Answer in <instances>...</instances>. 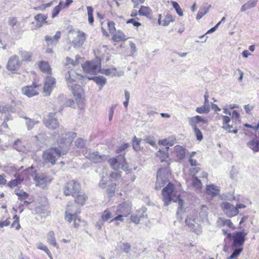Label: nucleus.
Returning <instances> with one entry per match:
<instances>
[{"label":"nucleus","instance_id":"nucleus-30","mask_svg":"<svg viewBox=\"0 0 259 259\" xmlns=\"http://www.w3.org/2000/svg\"><path fill=\"white\" fill-rule=\"evenodd\" d=\"M47 242L53 246L57 245L56 240L55 236V233L53 231H50L47 235Z\"/></svg>","mask_w":259,"mask_h":259},{"label":"nucleus","instance_id":"nucleus-57","mask_svg":"<svg viewBox=\"0 0 259 259\" xmlns=\"http://www.w3.org/2000/svg\"><path fill=\"white\" fill-rule=\"evenodd\" d=\"M13 219L14 220L12 225V227H15V225H16V230H18L20 228V225L19 223V217L17 215H15Z\"/></svg>","mask_w":259,"mask_h":259},{"label":"nucleus","instance_id":"nucleus-6","mask_svg":"<svg viewBox=\"0 0 259 259\" xmlns=\"http://www.w3.org/2000/svg\"><path fill=\"white\" fill-rule=\"evenodd\" d=\"M101 60L99 58H96L92 61L87 62L83 66V71L87 73L96 74L99 71L101 72Z\"/></svg>","mask_w":259,"mask_h":259},{"label":"nucleus","instance_id":"nucleus-63","mask_svg":"<svg viewBox=\"0 0 259 259\" xmlns=\"http://www.w3.org/2000/svg\"><path fill=\"white\" fill-rule=\"evenodd\" d=\"M221 118H222L223 120V125L229 123L231 121L230 117L228 116L220 115L219 118L220 119Z\"/></svg>","mask_w":259,"mask_h":259},{"label":"nucleus","instance_id":"nucleus-56","mask_svg":"<svg viewBox=\"0 0 259 259\" xmlns=\"http://www.w3.org/2000/svg\"><path fill=\"white\" fill-rule=\"evenodd\" d=\"M130 146L128 143H125L119 146L116 149V153H119L124 151L126 148Z\"/></svg>","mask_w":259,"mask_h":259},{"label":"nucleus","instance_id":"nucleus-11","mask_svg":"<svg viewBox=\"0 0 259 259\" xmlns=\"http://www.w3.org/2000/svg\"><path fill=\"white\" fill-rule=\"evenodd\" d=\"M221 207L223 212L228 217H233L239 213V210L234 205L228 202H222Z\"/></svg>","mask_w":259,"mask_h":259},{"label":"nucleus","instance_id":"nucleus-12","mask_svg":"<svg viewBox=\"0 0 259 259\" xmlns=\"http://www.w3.org/2000/svg\"><path fill=\"white\" fill-rule=\"evenodd\" d=\"M83 153L87 158L90 159L94 163L101 162L106 158L105 155H99L98 152H92L89 149H85L83 150Z\"/></svg>","mask_w":259,"mask_h":259},{"label":"nucleus","instance_id":"nucleus-1","mask_svg":"<svg viewBox=\"0 0 259 259\" xmlns=\"http://www.w3.org/2000/svg\"><path fill=\"white\" fill-rule=\"evenodd\" d=\"M67 139H63L61 136L57 138L58 147L51 148L44 152L42 157L47 163L54 165L57 159L66 155L73 139L76 137L75 133L71 132L66 134Z\"/></svg>","mask_w":259,"mask_h":259},{"label":"nucleus","instance_id":"nucleus-25","mask_svg":"<svg viewBox=\"0 0 259 259\" xmlns=\"http://www.w3.org/2000/svg\"><path fill=\"white\" fill-rule=\"evenodd\" d=\"M101 73L104 74L107 76H121L123 74V72L119 73L117 72L116 68H112L106 69H101Z\"/></svg>","mask_w":259,"mask_h":259},{"label":"nucleus","instance_id":"nucleus-54","mask_svg":"<svg viewBox=\"0 0 259 259\" xmlns=\"http://www.w3.org/2000/svg\"><path fill=\"white\" fill-rule=\"evenodd\" d=\"M193 129L197 140L199 141H201L203 139V135L200 130L198 127H195V128Z\"/></svg>","mask_w":259,"mask_h":259},{"label":"nucleus","instance_id":"nucleus-20","mask_svg":"<svg viewBox=\"0 0 259 259\" xmlns=\"http://www.w3.org/2000/svg\"><path fill=\"white\" fill-rule=\"evenodd\" d=\"M61 35V32L58 31L53 37H51L48 35L46 36L45 40L48 46H55L60 38Z\"/></svg>","mask_w":259,"mask_h":259},{"label":"nucleus","instance_id":"nucleus-44","mask_svg":"<svg viewBox=\"0 0 259 259\" xmlns=\"http://www.w3.org/2000/svg\"><path fill=\"white\" fill-rule=\"evenodd\" d=\"M141 142V139L137 138L136 136L134 137L133 139V148L136 151H139L141 150L140 144Z\"/></svg>","mask_w":259,"mask_h":259},{"label":"nucleus","instance_id":"nucleus-35","mask_svg":"<svg viewBox=\"0 0 259 259\" xmlns=\"http://www.w3.org/2000/svg\"><path fill=\"white\" fill-rule=\"evenodd\" d=\"M175 151L177 156L180 159H182L185 156V149L180 145H177L175 147Z\"/></svg>","mask_w":259,"mask_h":259},{"label":"nucleus","instance_id":"nucleus-41","mask_svg":"<svg viewBox=\"0 0 259 259\" xmlns=\"http://www.w3.org/2000/svg\"><path fill=\"white\" fill-rule=\"evenodd\" d=\"M112 217L113 215L111 211L109 209H106L102 213L101 217V220L102 222H106Z\"/></svg>","mask_w":259,"mask_h":259},{"label":"nucleus","instance_id":"nucleus-3","mask_svg":"<svg viewBox=\"0 0 259 259\" xmlns=\"http://www.w3.org/2000/svg\"><path fill=\"white\" fill-rule=\"evenodd\" d=\"M44 123L49 128L57 130V131L54 132L55 137L58 135V137L60 136H61L63 139H67V136H66V134L69 133L64 132L62 128H59L58 122L57 119L55 118V114L54 113H50L48 116L44 119Z\"/></svg>","mask_w":259,"mask_h":259},{"label":"nucleus","instance_id":"nucleus-19","mask_svg":"<svg viewBox=\"0 0 259 259\" xmlns=\"http://www.w3.org/2000/svg\"><path fill=\"white\" fill-rule=\"evenodd\" d=\"M125 162V158L123 156L120 155L118 156L117 158H111L108 160V162L110 166L115 170L118 169L119 165Z\"/></svg>","mask_w":259,"mask_h":259},{"label":"nucleus","instance_id":"nucleus-8","mask_svg":"<svg viewBox=\"0 0 259 259\" xmlns=\"http://www.w3.org/2000/svg\"><path fill=\"white\" fill-rule=\"evenodd\" d=\"M33 180L35 181L36 186L41 189L46 188L52 181L51 177L45 173L36 174L33 177Z\"/></svg>","mask_w":259,"mask_h":259},{"label":"nucleus","instance_id":"nucleus-50","mask_svg":"<svg viewBox=\"0 0 259 259\" xmlns=\"http://www.w3.org/2000/svg\"><path fill=\"white\" fill-rule=\"evenodd\" d=\"M87 10L88 15V21L90 24H92L94 20L93 17V9L91 6H88Z\"/></svg>","mask_w":259,"mask_h":259},{"label":"nucleus","instance_id":"nucleus-45","mask_svg":"<svg viewBox=\"0 0 259 259\" xmlns=\"http://www.w3.org/2000/svg\"><path fill=\"white\" fill-rule=\"evenodd\" d=\"M210 110L209 105L204 104L201 107H197L196 111L200 114L207 113Z\"/></svg>","mask_w":259,"mask_h":259},{"label":"nucleus","instance_id":"nucleus-7","mask_svg":"<svg viewBox=\"0 0 259 259\" xmlns=\"http://www.w3.org/2000/svg\"><path fill=\"white\" fill-rule=\"evenodd\" d=\"M80 187L79 183L74 180L70 181L64 186L63 192L65 195L75 197L79 193Z\"/></svg>","mask_w":259,"mask_h":259},{"label":"nucleus","instance_id":"nucleus-47","mask_svg":"<svg viewBox=\"0 0 259 259\" xmlns=\"http://www.w3.org/2000/svg\"><path fill=\"white\" fill-rule=\"evenodd\" d=\"M22 61H30L31 59L32 55L27 52H21L20 53Z\"/></svg>","mask_w":259,"mask_h":259},{"label":"nucleus","instance_id":"nucleus-21","mask_svg":"<svg viewBox=\"0 0 259 259\" xmlns=\"http://www.w3.org/2000/svg\"><path fill=\"white\" fill-rule=\"evenodd\" d=\"M190 172L193 176L199 178L207 179V173L202 170L200 167H194L190 169Z\"/></svg>","mask_w":259,"mask_h":259},{"label":"nucleus","instance_id":"nucleus-4","mask_svg":"<svg viewBox=\"0 0 259 259\" xmlns=\"http://www.w3.org/2000/svg\"><path fill=\"white\" fill-rule=\"evenodd\" d=\"M77 77V74L74 71H68L65 75L68 86L71 88L73 95L79 98L83 92L82 88L79 84L73 83L76 81Z\"/></svg>","mask_w":259,"mask_h":259},{"label":"nucleus","instance_id":"nucleus-49","mask_svg":"<svg viewBox=\"0 0 259 259\" xmlns=\"http://www.w3.org/2000/svg\"><path fill=\"white\" fill-rule=\"evenodd\" d=\"M171 4L173 8L175 9L177 13L180 16H182L183 15V12L179 4L176 2L172 1L171 2Z\"/></svg>","mask_w":259,"mask_h":259},{"label":"nucleus","instance_id":"nucleus-9","mask_svg":"<svg viewBox=\"0 0 259 259\" xmlns=\"http://www.w3.org/2000/svg\"><path fill=\"white\" fill-rule=\"evenodd\" d=\"M70 33L74 36L72 41L73 47L75 48L81 47L86 39L85 33L80 30L70 31Z\"/></svg>","mask_w":259,"mask_h":259},{"label":"nucleus","instance_id":"nucleus-28","mask_svg":"<svg viewBox=\"0 0 259 259\" xmlns=\"http://www.w3.org/2000/svg\"><path fill=\"white\" fill-rule=\"evenodd\" d=\"M142 211L143 212L141 213L140 211L138 210L136 213H133L131 216V221L136 224H138L141 221V219L144 217L145 208L143 209Z\"/></svg>","mask_w":259,"mask_h":259},{"label":"nucleus","instance_id":"nucleus-38","mask_svg":"<svg viewBox=\"0 0 259 259\" xmlns=\"http://www.w3.org/2000/svg\"><path fill=\"white\" fill-rule=\"evenodd\" d=\"M163 20V26H167L170 22H174L175 21V17L169 13H167Z\"/></svg>","mask_w":259,"mask_h":259},{"label":"nucleus","instance_id":"nucleus-17","mask_svg":"<svg viewBox=\"0 0 259 259\" xmlns=\"http://www.w3.org/2000/svg\"><path fill=\"white\" fill-rule=\"evenodd\" d=\"M20 67V62L17 56L14 55L11 57L7 65V69L11 71H16Z\"/></svg>","mask_w":259,"mask_h":259},{"label":"nucleus","instance_id":"nucleus-51","mask_svg":"<svg viewBox=\"0 0 259 259\" xmlns=\"http://www.w3.org/2000/svg\"><path fill=\"white\" fill-rule=\"evenodd\" d=\"M24 118L26 120V124L27 125V129L30 130L32 129L35 124L38 123V121H35L34 120L25 117Z\"/></svg>","mask_w":259,"mask_h":259},{"label":"nucleus","instance_id":"nucleus-2","mask_svg":"<svg viewBox=\"0 0 259 259\" xmlns=\"http://www.w3.org/2000/svg\"><path fill=\"white\" fill-rule=\"evenodd\" d=\"M162 199L165 205H168L171 201L178 202V208L177 214H181L183 211V206L184 204V201L180 199V196L175 190L174 184L168 183L162 191Z\"/></svg>","mask_w":259,"mask_h":259},{"label":"nucleus","instance_id":"nucleus-16","mask_svg":"<svg viewBox=\"0 0 259 259\" xmlns=\"http://www.w3.org/2000/svg\"><path fill=\"white\" fill-rule=\"evenodd\" d=\"M56 84L55 79L51 76H48L45 80L44 87V93L47 96L50 95Z\"/></svg>","mask_w":259,"mask_h":259},{"label":"nucleus","instance_id":"nucleus-32","mask_svg":"<svg viewBox=\"0 0 259 259\" xmlns=\"http://www.w3.org/2000/svg\"><path fill=\"white\" fill-rule=\"evenodd\" d=\"M192 182L194 189L196 191H200L202 187V184L201 181L199 179H198L197 177H196L195 176H193L192 178Z\"/></svg>","mask_w":259,"mask_h":259},{"label":"nucleus","instance_id":"nucleus-18","mask_svg":"<svg viewBox=\"0 0 259 259\" xmlns=\"http://www.w3.org/2000/svg\"><path fill=\"white\" fill-rule=\"evenodd\" d=\"M185 223L193 232H195L197 234L200 233V230H197L195 228L196 225H197L198 226L199 225L198 221L195 219L193 215L188 217L185 220Z\"/></svg>","mask_w":259,"mask_h":259},{"label":"nucleus","instance_id":"nucleus-27","mask_svg":"<svg viewBox=\"0 0 259 259\" xmlns=\"http://www.w3.org/2000/svg\"><path fill=\"white\" fill-rule=\"evenodd\" d=\"M47 16L46 15L39 14L36 15L34 17V19L37 21L36 27L38 28L41 27L43 24H47L48 22L47 21Z\"/></svg>","mask_w":259,"mask_h":259},{"label":"nucleus","instance_id":"nucleus-40","mask_svg":"<svg viewBox=\"0 0 259 259\" xmlns=\"http://www.w3.org/2000/svg\"><path fill=\"white\" fill-rule=\"evenodd\" d=\"M209 7L203 6L200 8L197 16L196 19L200 20L202 17L207 13L208 12Z\"/></svg>","mask_w":259,"mask_h":259},{"label":"nucleus","instance_id":"nucleus-15","mask_svg":"<svg viewBox=\"0 0 259 259\" xmlns=\"http://www.w3.org/2000/svg\"><path fill=\"white\" fill-rule=\"evenodd\" d=\"M246 234L244 232H237L233 236V243L232 247H241L245 241V237Z\"/></svg>","mask_w":259,"mask_h":259},{"label":"nucleus","instance_id":"nucleus-61","mask_svg":"<svg viewBox=\"0 0 259 259\" xmlns=\"http://www.w3.org/2000/svg\"><path fill=\"white\" fill-rule=\"evenodd\" d=\"M17 22V18L15 17H11L8 19V24L11 27H14L16 25Z\"/></svg>","mask_w":259,"mask_h":259},{"label":"nucleus","instance_id":"nucleus-48","mask_svg":"<svg viewBox=\"0 0 259 259\" xmlns=\"http://www.w3.org/2000/svg\"><path fill=\"white\" fill-rule=\"evenodd\" d=\"M61 9H63L62 2H60L59 5L56 6L52 11V17L55 18L59 13Z\"/></svg>","mask_w":259,"mask_h":259},{"label":"nucleus","instance_id":"nucleus-53","mask_svg":"<svg viewBox=\"0 0 259 259\" xmlns=\"http://www.w3.org/2000/svg\"><path fill=\"white\" fill-rule=\"evenodd\" d=\"M115 214H116L117 216L114 217V218H113L112 219H111L110 220V222H113L115 221V222H116V225H118L119 224L118 222V221L123 222V220H124L123 218L124 217H126L123 215H122L121 214H119V213H115Z\"/></svg>","mask_w":259,"mask_h":259},{"label":"nucleus","instance_id":"nucleus-13","mask_svg":"<svg viewBox=\"0 0 259 259\" xmlns=\"http://www.w3.org/2000/svg\"><path fill=\"white\" fill-rule=\"evenodd\" d=\"M22 93L29 98L38 95L39 94V85L35 83L31 85H26L22 88Z\"/></svg>","mask_w":259,"mask_h":259},{"label":"nucleus","instance_id":"nucleus-52","mask_svg":"<svg viewBox=\"0 0 259 259\" xmlns=\"http://www.w3.org/2000/svg\"><path fill=\"white\" fill-rule=\"evenodd\" d=\"M144 140L146 143L149 144L152 146H153V147L156 146L155 141L153 136H146L145 137Z\"/></svg>","mask_w":259,"mask_h":259},{"label":"nucleus","instance_id":"nucleus-5","mask_svg":"<svg viewBox=\"0 0 259 259\" xmlns=\"http://www.w3.org/2000/svg\"><path fill=\"white\" fill-rule=\"evenodd\" d=\"M170 171L168 168H161L158 169L157 174V181L155 185V189H160L168 182Z\"/></svg>","mask_w":259,"mask_h":259},{"label":"nucleus","instance_id":"nucleus-23","mask_svg":"<svg viewBox=\"0 0 259 259\" xmlns=\"http://www.w3.org/2000/svg\"><path fill=\"white\" fill-rule=\"evenodd\" d=\"M189 122L191 125L192 127L194 128L195 127H197V124H199L200 122H202V123H206V120H205L202 117L199 115H196L195 116L189 118Z\"/></svg>","mask_w":259,"mask_h":259},{"label":"nucleus","instance_id":"nucleus-42","mask_svg":"<svg viewBox=\"0 0 259 259\" xmlns=\"http://www.w3.org/2000/svg\"><path fill=\"white\" fill-rule=\"evenodd\" d=\"M113 39L115 41H120L125 39V36L121 31L119 30L117 31V33L113 35Z\"/></svg>","mask_w":259,"mask_h":259},{"label":"nucleus","instance_id":"nucleus-22","mask_svg":"<svg viewBox=\"0 0 259 259\" xmlns=\"http://www.w3.org/2000/svg\"><path fill=\"white\" fill-rule=\"evenodd\" d=\"M247 146L252 150L254 153L259 151V137L255 135V139L250 140L247 143Z\"/></svg>","mask_w":259,"mask_h":259},{"label":"nucleus","instance_id":"nucleus-34","mask_svg":"<svg viewBox=\"0 0 259 259\" xmlns=\"http://www.w3.org/2000/svg\"><path fill=\"white\" fill-rule=\"evenodd\" d=\"M207 207L206 206H202L200 212L199 217L202 222H207L208 223Z\"/></svg>","mask_w":259,"mask_h":259},{"label":"nucleus","instance_id":"nucleus-43","mask_svg":"<svg viewBox=\"0 0 259 259\" xmlns=\"http://www.w3.org/2000/svg\"><path fill=\"white\" fill-rule=\"evenodd\" d=\"M37 248L44 251L51 259L53 258L52 254L46 245L41 242H39L37 244Z\"/></svg>","mask_w":259,"mask_h":259},{"label":"nucleus","instance_id":"nucleus-60","mask_svg":"<svg viewBox=\"0 0 259 259\" xmlns=\"http://www.w3.org/2000/svg\"><path fill=\"white\" fill-rule=\"evenodd\" d=\"M161 161L163 162L164 161V159L165 158H167L168 157V154L167 153H166L165 152H162L161 150H159L158 152L157 153V155L158 156H161Z\"/></svg>","mask_w":259,"mask_h":259},{"label":"nucleus","instance_id":"nucleus-29","mask_svg":"<svg viewBox=\"0 0 259 259\" xmlns=\"http://www.w3.org/2000/svg\"><path fill=\"white\" fill-rule=\"evenodd\" d=\"M258 0H250L243 6H242L240 11L241 12H245L251 8H254L256 6Z\"/></svg>","mask_w":259,"mask_h":259},{"label":"nucleus","instance_id":"nucleus-62","mask_svg":"<svg viewBox=\"0 0 259 259\" xmlns=\"http://www.w3.org/2000/svg\"><path fill=\"white\" fill-rule=\"evenodd\" d=\"M46 208L44 206H39L36 207L35 209V213L39 214H44L46 212Z\"/></svg>","mask_w":259,"mask_h":259},{"label":"nucleus","instance_id":"nucleus-36","mask_svg":"<svg viewBox=\"0 0 259 259\" xmlns=\"http://www.w3.org/2000/svg\"><path fill=\"white\" fill-rule=\"evenodd\" d=\"M74 197L75 198L76 202L81 205L84 204L87 199V197L85 194L80 191L79 193Z\"/></svg>","mask_w":259,"mask_h":259},{"label":"nucleus","instance_id":"nucleus-64","mask_svg":"<svg viewBox=\"0 0 259 259\" xmlns=\"http://www.w3.org/2000/svg\"><path fill=\"white\" fill-rule=\"evenodd\" d=\"M16 194L18 195L20 199H24L28 196V194L25 192L20 191L19 192H16Z\"/></svg>","mask_w":259,"mask_h":259},{"label":"nucleus","instance_id":"nucleus-37","mask_svg":"<svg viewBox=\"0 0 259 259\" xmlns=\"http://www.w3.org/2000/svg\"><path fill=\"white\" fill-rule=\"evenodd\" d=\"M217 223L219 225L226 226L230 228H233L234 227L232 222L229 219H225L222 218H219Z\"/></svg>","mask_w":259,"mask_h":259},{"label":"nucleus","instance_id":"nucleus-31","mask_svg":"<svg viewBox=\"0 0 259 259\" xmlns=\"http://www.w3.org/2000/svg\"><path fill=\"white\" fill-rule=\"evenodd\" d=\"M38 66L42 72L48 74L51 73V68L48 62L41 61L39 63Z\"/></svg>","mask_w":259,"mask_h":259},{"label":"nucleus","instance_id":"nucleus-14","mask_svg":"<svg viewBox=\"0 0 259 259\" xmlns=\"http://www.w3.org/2000/svg\"><path fill=\"white\" fill-rule=\"evenodd\" d=\"M132 204L130 202H123L117 206L116 213L121 214L127 217L131 212Z\"/></svg>","mask_w":259,"mask_h":259},{"label":"nucleus","instance_id":"nucleus-59","mask_svg":"<svg viewBox=\"0 0 259 259\" xmlns=\"http://www.w3.org/2000/svg\"><path fill=\"white\" fill-rule=\"evenodd\" d=\"M76 61H74L73 60L67 57L66 60L65 64L68 66L69 68L74 66L76 65Z\"/></svg>","mask_w":259,"mask_h":259},{"label":"nucleus","instance_id":"nucleus-33","mask_svg":"<svg viewBox=\"0 0 259 259\" xmlns=\"http://www.w3.org/2000/svg\"><path fill=\"white\" fill-rule=\"evenodd\" d=\"M152 13L151 9L148 6H141L140 10L139 11V14L140 16H145L148 17L150 16Z\"/></svg>","mask_w":259,"mask_h":259},{"label":"nucleus","instance_id":"nucleus-46","mask_svg":"<svg viewBox=\"0 0 259 259\" xmlns=\"http://www.w3.org/2000/svg\"><path fill=\"white\" fill-rule=\"evenodd\" d=\"M232 249L234 250V251L232 254L229 257L228 259H233L237 257L243 250V249L241 247L235 248L232 247Z\"/></svg>","mask_w":259,"mask_h":259},{"label":"nucleus","instance_id":"nucleus-55","mask_svg":"<svg viewBox=\"0 0 259 259\" xmlns=\"http://www.w3.org/2000/svg\"><path fill=\"white\" fill-rule=\"evenodd\" d=\"M84 144H85V142L81 138L77 139L75 142V146L77 147V148H83L84 146Z\"/></svg>","mask_w":259,"mask_h":259},{"label":"nucleus","instance_id":"nucleus-58","mask_svg":"<svg viewBox=\"0 0 259 259\" xmlns=\"http://www.w3.org/2000/svg\"><path fill=\"white\" fill-rule=\"evenodd\" d=\"M121 249L123 252L128 253L131 251V245L129 243H124L122 245Z\"/></svg>","mask_w":259,"mask_h":259},{"label":"nucleus","instance_id":"nucleus-24","mask_svg":"<svg viewBox=\"0 0 259 259\" xmlns=\"http://www.w3.org/2000/svg\"><path fill=\"white\" fill-rule=\"evenodd\" d=\"M206 192L208 195L217 196L220 194V188L214 184L207 185L206 186Z\"/></svg>","mask_w":259,"mask_h":259},{"label":"nucleus","instance_id":"nucleus-10","mask_svg":"<svg viewBox=\"0 0 259 259\" xmlns=\"http://www.w3.org/2000/svg\"><path fill=\"white\" fill-rule=\"evenodd\" d=\"M73 210H72L69 205H67L65 211V219L66 221L71 223L73 221V225L74 228H77L79 226L80 222V219L77 216L75 213H72Z\"/></svg>","mask_w":259,"mask_h":259},{"label":"nucleus","instance_id":"nucleus-26","mask_svg":"<svg viewBox=\"0 0 259 259\" xmlns=\"http://www.w3.org/2000/svg\"><path fill=\"white\" fill-rule=\"evenodd\" d=\"M14 177L16 179L10 181L8 184V186L11 188H13L21 184L24 180L23 177H22L18 174H15Z\"/></svg>","mask_w":259,"mask_h":259},{"label":"nucleus","instance_id":"nucleus-39","mask_svg":"<svg viewBox=\"0 0 259 259\" xmlns=\"http://www.w3.org/2000/svg\"><path fill=\"white\" fill-rule=\"evenodd\" d=\"M89 79L93 80L97 84L101 85L102 87L106 83V79L101 75L89 78Z\"/></svg>","mask_w":259,"mask_h":259}]
</instances>
